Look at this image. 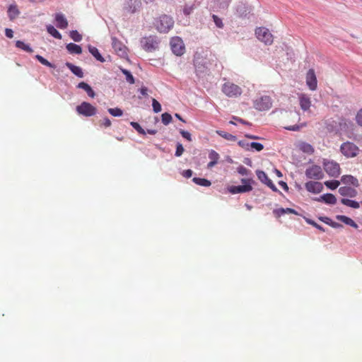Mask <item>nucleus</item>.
Wrapping results in <instances>:
<instances>
[{
	"label": "nucleus",
	"mask_w": 362,
	"mask_h": 362,
	"mask_svg": "<svg viewBox=\"0 0 362 362\" xmlns=\"http://www.w3.org/2000/svg\"><path fill=\"white\" fill-rule=\"evenodd\" d=\"M155 26L160 33H168L174 25L173 19L168 15H161L155 21Z\"/></svg>",
	"instance_id": "f257e3e1"
},
{
	"label": "nucleus",
	"mask_w": 362,
	"mask_h": 362,
	"mask_svg": "<svg viewBox=\"0 0 362 362\" xmlns=\"http://www.w3.org/2000/svg\"><path fill=\"white\" fill-rule=\"evenodd\" d=\"M221 90L229 98L239 97L243 93L242 88L239 86L230 81H227L223 84Z\"/></svg>",
	"instance_id": "f03ea898"
},
{
	"label": "nucleus",
	"mask_w": 362,
	"mask_h": 362,
	"mask_svg": "<svg viewBox=\"0 0 362 362\" xmlns=\"http://www.w3.org/2000/svg\"><path fill=\"white\" fill-rule=\"evenodd\" d=\"M241 182L243 185L239 186H230L228 188V190L231 194H238L248 192L252 190L251 185L252 180L251 179H242Z\"/></svg>",
	"instance_id": "7ed1b4c3"
},
{
	"label": "nucleus",
	"mask_w": 362,
	"mask_h": 362,
	"mask_svg": "<svg viewBox=\"0 0 362 362\" xmlns=\"http://www.w3.org/2000/svg\"><path fill=\"white\" fill-rule=\"evenodd\" d=\"M76 110L78 115L85 117H92L96 115L97 109L88 102H83L81 105H78Z\"/></svg>",
	"instance_id": "20e7f679"
},
{
	"label": "nucleus",
	"mask_w": 362,
	"mask_h": 362,
	"mask_svg": "<svg viewBox=\"0 0 362 362\" xmlns=\"http://www.w3.org/2000/svg\"><path fill=\"white\" fill-rule=\"evenodd\" d=\"M340 150L342 154L347 158L356 157L359 152L358 146L349 141L343 143L341 145Z\"/></svg>",
	"instance_id": "39448f33"
},
{
	"label": "nucleus",
	"mask_w": 362,
	"mask_h": 362,
	"mask_svg": "<svg viewBox=\"0 0 362 362\" xmlns=\"http://www.w3.org/2000/svg\"><path fill=\"white\" fill-rule=\"evenodd\" d=\"M253 106L259 111L268 110L272 106V99L269 96H261L254 100Z\"/></svg>",
	"instance_id": "423d86ee"
},
{
	"label": "nucleus",
	"mask_w": 362,
	"mask_h": 362,
	"mask_svg": "<svg viewBox=\"0 0 362 362\" xmlns=\"http://www.w3.org/2000/svg\"><path fill=\"white\" fill-rule=\"evenodd\" d=\"M141 43L144 49L151 52L158 48L159 40L156 36H149L142 38Z\"/></svg>",
	"instance_id": "0eeeda50"
},
{
	"label": "nucleus",
	"mask_w": 362,
	"mask_h": 362,
	"mask_svg": "<svg viewBox=\"0 0 362 362\" xmlns=\"http://www.w3.org/2000/svg\"><path fill=\"white\" fill-rule=\"evenodd\" d=\"M256 37L264 42L265 45H272L273 42V35L269 32V29L264 27H259L255 30Z\"/></svg>",
	"instance_id": "6e6552de"
},
{
	"label": "nucleus",
	"mask_w": 362,
	"mask_h": 362,
	"mask_svg": "<svg viewBox=\"0 0 362 362\" xmlns=\"http://www.w3.org/2000/svg\"><path fill=\"white\" fill-rule=\"evenodd\" d=\"M323 167L330 177H337L340 175V166L337 162L324 160Z\"/></svg>",
	"instance_id": "1a4fd4ad"
},
{
	"label": "nucleus",
	"mask_w": 362,
	"mask_h": 362,
	"mask_svg": "<svg viewBox=\"0 0 362 362\" xmlns=\"http://www.w3.org/2000/svg\"><path fill=\"white\" fill-rule=\"evenodd\" d=\"M170 47L173 52L177 56H181L185 52V45L179 37H174L171 39Z\"/></svg>",
	"instance_id": "9d476101"
},
{
	"label": "nucleus",
	"mask_w": 362,
	"mask_h": 362,
	"mask_svg": "<svg viewBox=\"0 0 362 362\" xmlns=\"http://www.w3.org/2000/svg\"><path fill=\"white\" fill-rule=\"evenodd\" d=\"M305 175L309 179L321 180L324 177V173L320 166L313 165L306 169Z\"/></svg>",
	"instance_id": "9b49d317"
},
{
	"label": "nucleus",
	"mask_w": 362,
	"mask_h": 362,
	"mask_svg": "<svg viewBox=\"0 0 362 362\" xmlns=\"http://www.w3.org/2000/svg\"><path fill=\"white\" fill-rule=\"evenodd\" d=\"M141 5L140 0H126L124 9L127 13H135Z\"/></svg>",
	"instance_id": "f8f14e48"
},
{
	"label": "nucleus",
	"mask_w": 362,
	"mask_h": 362,
	"mask_svg": "<svg viewBox=\"0 0 362 362\" xmlns=\"http://www.w3.org/2000/svg\"><path fill=\"white\" fill-rule=\"evenodd\" d=\"M306 83L311 90H315L317 86V78L313 69L308 70L306 74Z\"/></svg>",
	"instance_id": "ddd939ff"
},
{
	"label": "nucleus",
	"mask_w": 362,
	"mask_h": 362,
	"mask_svg": "<svg viewBox=\"0 0 362 362\" xmlns=\"http://www.w3.org/2000/svg\"><path fill=\"white\" fill-rule=\"evenodd\" d=\"M257 176L258 179L264 184L267 185L269 188H271L274 192H277L278 189L276 186L274 185L272 181L268 177L267 174L262 170H257L256 171Z\"/></svg>",
	"instance_id": "4468645a"
},
{
	"label": "nucleus",
	"mask_w": 362,
	"mask_h": 362,
	"mask_svg": "<svg viewBox=\"0 0 362 362\" xmlns=\"http://www.w3.org/2000/svg\"><path fill=\"white\" fill-rule=\"evenodd\" d=\"M112 47L117 54L121 57L127 54V47L116 37L112 38Z\"/></svg>",
	"instance_id": "2eb2a0df"
},
{
	"label": "nucleus",
	"mask_w": 362,
	"mask_h": 362,
	"mask_svg": "<svg viewBox=\"0 0 362 362\" xmlns=\"http://www.w3.org/2000/svg\"><path fill=\"white\" fill-rule=\"evenodd\" d=\"M340 182L346 186H353L358 187L359 186L358 180L351 175H345L341 176Z\"/></svg>",
	"instance_id": "dca6fc26"
},
{
	"label": "nucleus",
	"mask_w": 362,
	"mask_h": 362,
	"mask_svg": "<svg viewBox=\"0 0 362 362\" xmlns=\"http://www.w3.org/2000/svg\"><path fill=\"white\" fill-rule=\"evenodd\" d=\"M305 186L308 192L314 194L320 193L323 189L322 185L319 182L309 181L305 183Z\"/></svg>",
	"instance_id": "f3484780"
},
{
	"label": "nucleus",
	"mask_w": 362,
	"mask_h": 362,
	"mask_svg": "<svg viewBox=\"0 0 362 362\" xmlns=\"http://www.w3.org/2000/svg\"><path fill=\"white\" fill-rule=\"evenodd\" d=\"M339 193L343 197H356L358 194L357 190L349 186L341 187L339 189Z\"/></svg>",
	"instance_id": "a211bd4d"
},
{
	"label": "nucleus",
	"mask_w": 362,
	"mask_h": 362,
	"mask_svg": "<svg viewBox=\"0 0 362 362\" xmlns=\"http://www.w3.org/2000/svg\"><path fill=\"white\" fill-rule=\"evenodd\" d=\"M55 21L57 26L60 29H65L68 26V21L66 18L61 13H57L55 14Z\"/></svg>",
	"instance_id": "6ab92c4d"
},
{
	"label": "nucleus",
	"mask_w": 362,
	"mask_h": 362,
	"mask_svg": "<svg viewBox=\"0 0 362 362\" xmlns=\"http://www.w3.org/2000/svg\"><path fill=\"white\" fill-rule=\"evenodd\" d=\"M300 106L304 111L308 110L311 105L310 98L305 95L300 94L299 95Z\"/></svg>",
	"instance_id": "aec40b11"
},
{
	"label": "nucleus",
	"mask_w": 362,
	"mask_h": 362,
	"mask_svg": "<svg viewBox=\"0 0 362 362\" xmlns=\"http://www.w3.org/2000/svg\"><path fill=\"white\" fill-rule=\"evenodd\" d=\"M8 16L11 21L16 19L21 13L16 4H11L8 8Z\"/></svg>",
	"instance_id": "412c9836"
},
{
	"label": "nucleus",
	"mask_w": 362,
	"mask_h": 362,
	"mask_svg": "<svg viewBox=\"0 0 362 362\" xmlns=\"http://www.w3.org/2000/svg\"><path fill=\"white\" fill-rule=\"evenodd\" d=\"M209 158L211 160V161L208 163L207 168H211L212 167L217 164L218 160L220 158V156L216 151H215L214 150H211L209 153Z\"/></svg>",
	"instance_id": "4be33fe9"
},
{
	"label": "nucleus",
	"mask_w": 362,
	"mask_h": 362,
	"mask_svg": "<svg viewBox=\"0 0 362 362\" xmlns=\"http://www.w3.org/2000/svg\"><path fill=\"white\" fill-rule=\"evenodd\" d=\"M66 66L71 70V71L79 78L83 77V72L81 67L74 65L70 62H66Z\"/></svg>",
	"instance_id": "5701e85b"
},
{
	"label": "nucleus",
	"mask_w": 362,
	"mask_h": 362,
	"mask_svg": "<svg viewBox=\"0 0 362 362\" xmlns=\"http://www.w3.org/2000/svg\"><path fill=\"white\" fill-rule=\"evenodd\" d=\"M336 218L338 221H340L346 225H349L354 228H358V225L355 223V221L348 216L344 215H338Z\"/></svg>",
	"instance_id": "b1692460"
},
{
	"label": "nucleus",
	"mask_w": 362,
	"mask_h": 362,
	"mask_svg": "<svg viewBox=\"0 0 362 362\" xmlns=\"http://www.w3.org/2000/svg\"><path fill=\"white\" fill-rule=\"evenodd\" d=\"M318 200L322 201L328 204H335L337 203V199L334 195L329 193L323 194Z\"/></svg>",
	"instance_id": "393cba45"
},
{
	"label": "nucleus",
	"mask_w": 362,
	"mask_h": 362,
	"mask_svg": "<svg viewBox=\"0 0 362 362\" xmlns=\"http://www.w3.org/2000/svg\"><path fill=\"white\" fill-rule=\"evenodd\" d=\"M66 48L70 54H80L82 53L81 47L74 43L71 42L67 44Z\"/></svg>",
	"instance_id": "a878e982"
},
{
	"label": "nucleus",
	"mask_w": 362,
	"mask_h": 362,
	"mask_svg": "<svg viewBox=\"0 0 362 362\" xmlns=\"http://www.w3.org/2000/svg\"><path fill=\"white\" fill-rule=\"evenodd\" d=\"M78 88L84 90L87 93L88 95L90 98H94L95 95V93L94 90L92 89V88L85 82L79 83L78 85Z\"/></svg>",
	"instance_id": "bb28decb"
},
{
	"label": "nucleus",
	"mask_w": 362,
	"mask_h": 362,
	"mask_svg": "<svg viewBox=\"0 0 362 362\" xmlns=\"http://www.w3.org/2000/svg\"><path fill=\"white\" fill-rule=\"evenodd\" d=\"M298 148L300 150L303 151L304 153L312 154L314 152L313 147L308 143L306 142H300L298 144Z\"/></svg>",
	"instance_id": "cd10ccee"
},
{
	"label": "nucleus",
	"mask_w": 362,
	"mask_h": 362,
	"mask_svg": "<svg viewBox=\"0 0 362 362\" xmlns=\"http://www.w3.org/2000/svg\"><path fill=\"white\" fill-rule=\"evenodd\" d=\"M88 50L92 54V55L99 62H104L105 59L103 56L99 52V50L93 46H88Z\"/></svg>",
	"instance_id": "c85d7f7f"
},
{
	"label": "nucleus",
	"mask_w": 362,
	"mask_h": 362,
	"mask_svg": "<svg viewBox=\"0 0 362 362\" xmlns=\"http://www.w3.org/2000/svg\"><path fill=\"white\" fill-rule=\"evenodd\" d=\"M47 31L56 39L61 40L62 37L61 33L52 25H47Z\"/></svg>",
	"instance_id": "c756f323"
},
{
	"label": "nucleus",
	"mask_w": 362,
	"mask_h": 362,
	"mask_svg": "<svg viewBox=\"0 0 362 362\" xmlns=\"http://www.w3.org/2000/svg\"><path fill=\"white\" fill-rule=\"evenodd\" d=\"M341 202L344 205L351 207L353 209H358L360 207L359 203L354 200H351V199H342L341 200Z\"/></svg>",
	"instance_id": "7c9ffc66"
},
{
	"label": "nucleus",
	"mask_w": 362,
	"mask_h": 362,
	"mask_svg": "<svg viewBox=\"0 0 362 362\" xmlns=\"http://www.w3.org/2000/svg\"><path fill=\"white\" fill-rule=\"evenodd\" d=\"M192 181L195 184L203 187H209L211 185V181L205 178L194 177Z\"/></svg>",
	"instance_id": "2f4dec72"
},
{
	"label": "nucleus",
	"mask_w": 362,
	"mask_h": 362,
	"mask_svg": "<svg viewBox=\"0 0 362 362\" xmlns=\"http://www.w3.org/2000/svg\"><path fill=\"white\" fill-rule=\"evenodd\" d=\"M16 46L18 48L21 49L27 52L31 53L33 52V49L28 45L25 44L23 41L21 40L16 41Z\"/></svg>",
	"instance_id": "473e14b6"
},
{
	"label": "nucleus",
	"mask_w": 362,
	"mask_h": 362,
	"mask_svg": "<svg viewBox=\"0 0 362 362\" xmlns=\"http://www.w3.org/2000/svg\"><path fill=\"white\" fill-rule=\"evenodd\" d=\"M216 133L221 136V137L226 139V140L228 141H235L236 140V136L231 134H229V133H227L226 132H223V131H216Z\"/></svg>",
	"instance_id": "72a5a7b5"
},
{
	"label": "nucleus",
	"mask_w": 362,
	"mask_h": 362,
	"mask_svg": "<svg viewBox=\"0 0 362 362\" xmlns=\"http://www.w3.org/2000/svg\"><path fill=\"white\" fill-rule=\"evenodd\" d=\"M340 182H341L338 181V180H329V181H326L325 182V185L327 188L334 190L339 186Z\"/></svg>",
	"instance_id": "f704fd0d"
},
{
	"label": "nucleus",
	"mask_w": 362,
	"mask_h": 362,
	"mask_svg": "<svg viewBox=\"0 0 362 362\" xmlns=\"http://www.w3.org/2000/svg\"><path fill=\"white\" fill-rule=\"evenodd\" d=\"M122 72L123 73L124 75H125L126 80H127V81L128 83H129L130 84H134V82H135L134 81V78L132 76V74L130 73V71H129L127 69H122Z\"/></svg>",
	"instance_id": "c9c22d12"
},
{
	"label": "nucleus",
	"mask_w": 362,
	"mask_h": 362,
	"mask_svg": "<svg viewBox=\"0 0 362 362\" xmlns=\"http://www.w3.org/2000/svg\"><path fill=\"white\" fill-rule=\"evenodd\" d=\"M131 126L137 131V132L140 134L145 135L146 134V131L141 127V125L136 122H131Z\"/></svg>",
	"instance_id": "e433bc0d"
},
{
	"label": "nucleus",
	"mask_w": 362,
	"mask_h": 362,
	"mask_svg": "<svg viewBox=\"0 0 362 362\" xmlns=\"http://www.w3.org/2000/svg\"><path fill=\"white\" fill-rule=\"evenodd\" d=\"M69 36L75 42H80L82 40V35L77 30L71 31Z\"/></svg>",
	"instance_id": "4c0bfd02"
},
{
	"label": "nucleus",
	"mask_w": 362,
	"mask_h": 362,
	"mask_svg": "<svg viewBox=\"0 0 362 362\" xmlns=\"http://www.w3.org/2000/svg\"><path fill=\"white\" fill-rule=\"evenodd\" d=\"M108 112L114 117H121L123 115V111L118 107L109 108Z\"/></svg>",
	"instance_id": "58836bf2"
},
{
	"label": "nucleus",
	"mask_w": 362,
	"mask_h": 362,
	"mask_svg": "<svg viewBox=\"0 0 362 362\" xmlns=\"http://www.w3.org/2000/svg\"><path fill=\"white\" fill-rule=\"evenodd\" d=\"M172 116L167 113V112H165L163 114H162L161 115V120H162V122L165 124V125H168L169 124L171 121H172Z\"/></svg>",
	"instance_id": "ea45409f"
},
{
	"label": "nucleus",
	"mask_w": 362,
	"mask_h": 362,
	"mask_svg": "<svg viewBox=\"0 0 362 362\" xmlns=\"http://www.w3.org/2000/svg\"><path fill=\"white\" fill-rule=\"evenodd\" d=\"M98 123L100 127L105 128L110 127L112 124L110 119L107 117L100 119Z\"/></svg>",
	"instance_id": "a19ab883"
},
{
	"label": "nucleus",
	"mask_w": 362,
	"mask_h": 362,
	"mask_svg": "<svg viewBox=\"0 0 362 362\" xmlns=\"http://www.w3.org/2000/svg\"><path fill=\"white\" fill-rule=\"evenodd\" d=\"M35 58L43 65L48 67H53V65L41 55L37 54Z\"/></svg>",
	"instance_id": "79ce46f5"
},
{
	"label": "nucleus",
	"mask_w": 362,
	"mask_h": 362,
	"mask_svg": "<svg viewBox=\"0 0 362 362\" xmlns=\"http://www.w3.org/2000/svg\"><path fill=\"white\" fill-rule=\"evenodd\" d=\"M152 106H153V110L155 112L158 113L161 111L160 104L154 98L152 100Z\"/></svg>",
	"instance_id": "37998d69"
},
{
	"label": "nucleus",
	"mask_w": 362,
	"mask_h": 362,
	"mask_svg": "<svg viewBox=\"0 0 362 362\" xmlns=\"http://www.w3.org/2000/svg\"><path fill=\"white\" fill-rule=\"evenodd\" d=\"M194 4L190 5V6L186 5V6H185V7L183 8V13L185 16H189L192 13V12L194 11Z\"/></svg>",
	"instance_id": "c03bdc74"
},
{
	"label": "nucleus",
	"mask_w": 362,
	"mask_h": 362,
	"mask_svg": "<svg viewBox=\"0 0 362 362\" xmlns=\"http://www.w3.org/2000/svg\"><path fill=\"white\" fill-rule=\"evenodd\" d=\"M250 146L254 149H255L257 151H261L264 146L262 144L257 143V142H252L250 144Z\"/></svg>",
	"instance_id": "a18cd8bd"
},
{
	"label": "nucleus",
	"mask_w": 362,
	"mask_h": 362,
	"mask_svg": "<svg viewBox=\"0 0 362 362\" xmlns=\"http://www.w3.org/2000/svg\"><path fill=\"white\" fill-rule=\"evenodd\" d=\"M185 149L182 146V145L180 143H178L176 146V151H175V156L177 157H180L182 155L183 152H184Z\"/></svg>",
	"instance_id": "49530a36"
},
{
	"label": "nucleus",
	"mask_w": 362,
	"mask_h": 362,
	"mask_svg": "<svg viewBox=\"0 0 362 362\" xmlns=\"http://www.w3.org/2000/svg\"><path fill=\"white\" fill-rule=\"evenodd\" d=\"M212 18L214 19V21L216 25L218 28H222L223 27V23L222 22V20L219 17H218L216 15H213Z\"/></svg>",
	"instance_id": "de8ad7c7"
},
{
	"label": "nucleus",
	"mask_w": 362,
	"mask_h": 362,
	"mask_svg": "<svg viewBox=\"0 0 362 362\" xmlns=\"http://www.w3.org/2000/svg\"><path fill=\"white\" fill-rule=\"evenodd\" d=\"M273 214H274V216L276 218H279L280 216H281L285 214L284 209V208H280V209H274L273 211Z\"/></svg>",
	"instance_id": "09e8293b"
},
{
	"label": "nucleus",
	"mask_w": 362,
	"mask_h": 362,
	"mask_svg": "<svg viewBox=\"0 0 362 362\" xmlns=\"http://www.w3.org/2000/svg\"><path fill=\"white\" fill-rule=\"evenodd\" d=\"M307 222L309 224H310V225L313 226L314 227H315L316 228H317L318 230H320V231H322V232L325 231V228L323 227H322L321 226H320L319 224L315 223L314 221L308 219Z\"/></svg>",
	"instance_id": "8fccbe9b"
},
{
	"label": "nucleus",
	"mask_w": 362,
	"mask_h": 362,
	"mask_svg": "<svg viewBox=\"0 0 362 362\" xmlns=\"http://www.w3.org/2000/svg\"><path fill=\"white\" fill-rule=\"evenodd\" d=\"M180 133L181 134V135L182 136V137H184L185 139H186L187 140H188L189 141H192V136H191V134L189 132H187V131H185L183 129H180Z\"/></svg>",
	"instance_id": "3c124183"
},
{
	"label": "nucleus",
	"mask_w": 362,
	"mask_h": 362,
	"mask_svg": "<svg viewBox=\"0 0 362 362\" xmlns=\"http://www.w3.org/2000/svg\"><path fill=\"white\" fill-rule=\"evenodd\" d=\"M238 173L242 175H247L249 173V170L244 166L240 165L237 168Z\"/></svg>",
	"instance_id": "603ef678"
},
{
	"label": "nucleus",
	"mask_w": 362,
	"mask_h": 362,
	"mask_svg": "<svg viewBox=\"0 0 362 362\" xmlns=\"http://www.w3.org/2000/svg\"><path fill=\"white\" fill-rule=\"evenodd\" d=\"M356 120L358 125L362 127V109H361L356 114Z\"/></svg>",
	"instance_id": "864d4df0"
},
{
	"label": "nucleus",
	"mask_w": 362,
	"mask_h": 362,
	"mask_svg": "<svg viewBox=\"0 0 362 362\" xmlns=\"http://www.w3.org/2000/svg\"><path fill=\"white\" fill-rule=\"evenodd\" d=\"M193 172L192 170L188 169L182 172V175L186 178H189L192 176Z\"/></svg>",
	"instance_id": "5fc2aeb1"
},
{
	"label": "nucleus",
	"mask_w": 362,
	"mask_h": 362,
	"mask_svg": "<svg viewBox=\"0 0 362 362\" xmlns=\"http://www.w3.org/2000/svg\"><path fill=\"white\" fill-rule=\"evenodd\" d=\"M285 129L290 131H298L300 129V126L299 125H292L288 127H285Z\"/></svg>",
	"instance_id": "6e6d98bb"
},
{
	"label": "nucleus",
	"mask_w": 362,
	"mask_h": 362,
	"mask_svg": "<svg viewBox=\"0 0 362 362\" xmlns=\"http://www.w3.org/2000/svg\"><path fill=\"white\" fill-rule=\"evenodd\" d=\"M5 35L8 38H12L13 37V32L10 28H6Z\"/></svg>",
	"instance_id": "4d7b16f0"
},
{
	"label": "nucleus",
	"mask_w": 362,
	"mask_h": 362,
	"mask_svg": "<svg viewBox=\"0 0 362 362\" xmlns=\"http://www.w3.org/2000/svg\"><path fill=\"white\" fill-rule=\"evenodd\" d=\"M330 226H332V228H341L343 227L341 224L339 223H337V222H334L332 221H331L329 222V224Z\"/></svg>",
	"instance_id": "13d9d810"
},
{
	"label": "nucleus",
	"mask_w": 362,
	"mask_h": 362,
	"mask_svg": "<svg viewBox=\"0 0 362 362\" xmlns=\"http://www.w3.org/2000/svg\"><path fill=\"white\" fill-rule=\"evenodd\" d=\"M284 211H285V214H298V213L296 210L291 209V208L284 209Z\"/></svg>",
	"instance_id": "bf43d9fd"
},
{
	"label": "nucleus",
	"mask_w": 362,
	"mask_h": 362,
	"mask_svg": "<svg viewBox=\"0 0 362 362\" xmlns=\"http://www.w3.org/2000/svg\"><path fill=\"white\" fill-rule=\"evenodd\" d=\"M148 89L146 87H141L140 88V93L142 95L146 96L147 95Z\"/></svg>",
	"instance_id": "052dcab7"
},
{
	"label": "nucleus",
	"mask_w": 362,
	"mask_h": 362,
	"mask_svg": "<svg viewBox=\"0 0 362 362\" xmlns=\"http://www.w3.org/2000/svg\"><path fill=\"white\" fill-rule=\"evenodd\" d=\"M238 144L240 146L245 148H247V146H250V144L245 143L244 141H240L238 142Z\"/></svg>",
	"instance_id": "680f3d73"
},
{
	"label": "nucleus",
	"mask_w": 362,
	"mask_h": 362,
	"mask_svg": "<svg viewBox=\"0 0 362 362\" xmlns=\"http://www.w3.org/2000/svg\"><path fill=\"white\" fill-rule=\"evenodd\" d=\"M320 220L322 221V222L327 223V224H329V222L332 221L328 217H320Z\"/></svg>",
	"instance_id": "e2e57ef3"
},
{
	"label": "nucleus",
	"mask_w": 362,
	"mask_h": 362,
	"mask_svg": "<svg viewBox=\"0 0 362 362\" xmlns=\"http://www.w3.org/2000/svg\"><path fill=\"white\" fill-rule=\"evenodd\" d=\"M233 119H235L237 122L241 123V124H248L246 121L243 120L241 118H239V117H234Z\"/></svg>",
	"instance_id": "0e129e2a"
},
{
	"label": "nucleus",
	"mask_w": 362,
	"mask_h": 362,
	"mask_svg": "<svg viewBox=\"0 0 362 362\" xmlns=\"http://www.w3.org/2000/svg\"><path fill=\"white\" fill-rule=\"evenodd\" d=\"M146 132L149 134L154 135L157 133V131L156 129H148Z\"/></svg>",
	"instance_id": "69168bd1"
},
{
	"label": "nucleus",
	"mask_w": 362,
	"mask_h": 362,
	"mask_svg": "<svg viewBox=\"0 0 362 362\" xmlns=\"http://www.w3.org/2000/svg\"><path fill=\"white\" fill-rule=\"evenodd\" d=\"M279 185L285 189H288L287 184L285 182L281 181L279 182Z\"/></svg>",
	"instance_id": "338daca9"
},
{
	"label": "nucleus",
	"mask_w": 362,
	"mask_h": 362,
	"mask_svg": "<svg viewBox=\"0 0 362 362\" xmlns=\"http://www.w3.org/2000/svg\"><path fill=\"white\" fill-rule=\"evenodd\" d=\"M175 117H176L178 119H180V121H182V122H185V121L182 118V117H181L179 114L176 113V114H175Z\"/></svg>",
	"instance_id": "774afa93"
}]
</instances>
